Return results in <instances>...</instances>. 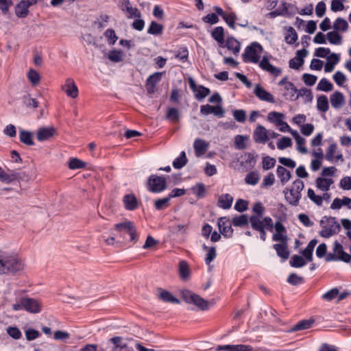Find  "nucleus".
Returning a JSON list of instances; mask_svg holds the SVG:
<instances>
[{
  "label": "nucleus",
  "mask_w": 351,
  "mask_h": 351,
  "mask_svg": "<svg viewBox=\"0 0 351 351\" xmlns=\"http://www.w3.org/2000/svg\"><path fill=\"white\" fill-rule=\"evenodd\" d=\"M16 302L12 304V309L15 311H26L30 313H39L42 311L43 304L39 300L28 298L24 295V291L18 290L14 291Z\"/></svg>",
  "instance_id": "f257e3e1"
},
{
  "label": "nucleus",
  "mask_w": 351,
  "mask_h": 351,
  "mask_svg": "<svg viewBox=\"0 0 351 351\" xmlns=\"http://www.w3.org/2000/svg\"><path fill=\"white\" fill-rule=\"evenodd\" d=\"M304 184L300 179L295 180L290 189L286 188L283 193L286 201L293 206H297L301 199V191L304 189Z\"/></svg>",
  "instance_id": "f03ea898"
},
{
  "label": "nucleus",
  "mask_w": 351,
  "mask_h": 351,
  "mask_svg": "<svg viewBox=\"0 0 351 351\" xmlns=\"http://www.w3.org/2000/svg\"><path fill=\"white\" fill-rule=\"evenodd\" d=\"M322 230L319 235L324 238H329L337 234L341 229L339 223L335 217L324 216L320 221Z\"/></svg>",
  "instance_id": "7ed1b4c3"
},
{
  "label": "nucleus",
  "mask_w": 351,
  "mask_h": 351,
  "mask_svg": "<svg viewBox=\"0 0 351 351\" xmlns=\"http://www.w3.org/2000/svg\"><path fill=\"white\" fill-rule=\"evenodd\" d=\"M252 228L260 233V238L262 241H265L267 238V232L265 229L272 232L274 230V222L270 217H265L262 221L252 217Z\"/></svg>",
  "instance_id": "20e7f679"
},
{
  "label": "nucleus",
  "mask_w": 351,
  "mask_h": 351,
  "mask_svg": "<svg viewBox=\"0 0 351 351\" xmlns=\"http://www.w3.org/2000/svg\"><path fill=\"white\" fill-rule=\"evenodd\" d=\"M263 51V49L259 43L256 42L252 43L245 49L244 53L242 55L243 61L245 63H258Z\"/></svg>",
  "instance_id": "39448f33"
},
{
  "label": "nucleus",
  "mask_w": 351,
  "mask_h": 351,
  "mask_svg": "<svg viewBox=\"0 0 351 351\" xmlns=\"http://www.w3.org/2000/svg\"><path fill=\"white\" fill-rule=\"evenodd\" d=\"M114 229L119 232V236L123 239H125L126 234L129 235V240L136 243L138 240V234L136 229L132 221H125L122 223L114 225Z\"/></svg>",
  "instance_id": "423d86ee"
},
{
  "label": "nucleus",
  "mask_w": 351,
  "mask_h": 351,
  "mask_svg": "<svg viewBox=\"0 0 351 351\" xmlns=\"http://www.w3.org/2000/svg\"><path fill=\"white\" fill-rule=\"evenodd\" d=\"M23 269V262L14 256L5 254L3 273H16Z\"/></svg>",
  "instance_id": "0eeeda50"
},
{
  "label": "nucleus",
  "mask_w": 351,
  "mask_h": 351,
  "mask_svg": "<svg viewBox=\"0 0 351 351\" xmlns=\"http://www.w3.org/2000/svg\"><path fill=\"white\" fill-rule=\"evenodd\" d=\"M167 188V180L165 177L151 175L147 180V189L155 193L162 192Z\"/></svg>",
  "instance_id": "6e6552de"
},
{
  "label": "nucleus",
  "mask_w": 351,
  "mask_h": 351,
  "mask_svg": "<svg viewBox=\"0 0 351 351\" xmlns=\"http://www.w3.org/2000/svg\"><path fill=\"white\" fill-rule=\"evenodd\" d=\"M278 85L283 86V96L286 99L290 101H295L298 99V97L295 96L298 89L292 82L287 81V77L281 80L278 82Z\"/></svg>",
  "instance_id": "1a4fd4ad"
},
{
  "label": "nucleus",
  "mask_w": 351,
  "mask_h": 351,
  "mask_svg": "<svg viewBox=\"0 0 351 351\" xmlns=\"http://www.w3.org/2000/svg\"><path fill=\"white\" fill-rule=\"evenodd\" d=\"M298 12V8L293 4L282 2L280 7L274 12H270V15L292 16Z\"/></svg>",
  "instance_id": "9d476101"
},
{
  "label": "nucleus",
  "mask_w": 351,
  "mask_h": 351,
  "mask_svg": "<svg viewBox=\"0 0 351 351\" xmlns=\"http://www.w3.org/2000/svg\"><path fill=\"white\" fill-rule=\"evenodd\" d=\"M183 298L186 302L194 304L202 310H205L208 308V302L206 300L189 291L183 292Z\"/></svg>",
  "instance_id": "9b49d317"
},
{
  "label": "nucleus",
  "mask_w": 351,
  "mask_h": 351,
  "mask_svg": "<svg viewBox=\"0 0 351 351\" xmlns=\"http://www.w3.org/2000/svg\"><path fill=\"white\" fill-rule=\"evenodd\" d=\"M38 0H21L15 7V14L19 18H25L29 14L30 6L36 4Z\"/></svg>",
  "instance_id": "f8f14e48"
},
{
  "label": "nucleus",
  "mask_w": 351,
  "mask_h": 351,
  "mask_svg": "<svg viewBox=\"0 0 351 351\" xmlns=\"http://www.w3.org/2000/svg\"><path fill=\"white\" fill-rule=\"evenodd\" d=\"M119 7L126 13L128 18H140L141 16V12L136 8H133L130 0H118Z\"/></svg>",
  "instance_id": "ddd939ff"
},
{
  "label": "nucleus",
  "mask_w": 351,
  "mask_h": 351,
  "mask_svg": "<svg viewBox=\"0 0 351 351\" xmlns=\"http://www.w3.org/2000/svg\"><path fill=\"white\" fill-rule=\"evenodd\" d=\"M258 63L262 70L269 72L274 76H278L281 73L280 69L275 67L270 64L269 58L267 56H264L261 60H259Z\"/></svg>",
  "instance_id": "4468645a"
},
{
  "label": "nucleus",
  "mask_w": 351,
  "mask_h": 351,
  "mask_svg": "<svg viewBox=\"0 0 351 351\" xmlns=\"http://www.w3.org/2000/svg\"><path fill=\"white\" fill-rule=\"evenodd\" d=\"M232 224L226 217H221L218 220L219 230L225 237L230 238L233 234Z\"/></svg>",
  "instance_id": "2eb2a0df"
},
{
  "label": "nucleus",
  "mask_w": 351,
  "mask_h": 351,
  "mask_svg": "<svg viewBox=\"0 0 351 351\" xmlns=\"http://www.w3.org/2000/svg\"><path fill=\"white\" fill-rule=\"evenodd\" d=\"M253 139L257 143H265L269 139L268 130L261 125H258L254 131Z\"/></svg>",
  "instance_id": "dca6fc26"
},
{
  "label": "nucleus",
  "mask_w": 351,
  "mask_h": 351,
  "mask_svg": "<svg viewBox=\"0 0 351 351\" xmlns=\"http://www.w3.org/2000/svg\"><path fill=\"white\" fill-rule=\"evenodd\" d=\"M189 85L192 90L195 93V97L199 101L204 99L210 93V89L208 88L203 86H197L193 79H190Z\"/></svg>",
  "instance_id": "f3484780"
},
{
  "label": "nucleus",
  "mask_w": 351,
  "mask_h": 351,
  "mask_svg": "<svg viewBox=\"0 0 351 351\" xmlns=\"http://www.w3.org/2000/svg\"><path fill=\"white\" fill-rule=\"evenodd\" d=\"M62 89L70 97L76 98L78 96V88L72 78L66 79L64 84L62 86Z\"/></svg>",
  "instance_id": "a211bd4d"
},
{
  "label": "nucleus",
  "mask_w": 351,
  "mask_h": 351,
  "mask_svg": "<svg viewBox=\"0 0 351 351\" xmlns=\"http://www.w3.org/2000/svg\"><path fill=\"white\" fill-rule=\"evenodd\" d=\"M254 93L255 95L262 101L272 104L275 102L274 96L260 85L256 86Z\"/></svg>",
  "instance_id": "6ab92c4d"
},
{
  "label": "nucleus",
  "mask_w": 351,
  "mask_h": 351,
  "mask_svg": "<svg viewBox=\"0 0 351 351\" xmlns=\"http://www.w3.org/2000/svg\"><path fill=\"white\" fill-rule=\"evenodd\" d=\"M56 134V129L53 127H43L39 128L36 132V138L38 141L49 140Z\"/></svg>",
  "instance_id": "aec40b11"
},
{
  "label": "nucleus",
  "mask_w": 351,
  "mask_h": 351,
  "mask_svg": "<svg viewBox=\"0 0 351 351\" xmlns=\"http://www.w3.org/2000/svg\"><path fill=\"white\" fill-rule=\"evenodd\" d=\"M330 101L332 108L339 109L345 104V97L342 93L335 91L330 95Z\"/></svg>",
  "instance_id": "412c9836"
},
{
  "label": "nucleus",
  "mask_w": 351,
  "mask_h": 351,
  "mask_svg": "<svg viewBox=\"0 0 351 351\" xmlns=\"http://www.w3.org/2000/svg\"><path fill=\"white\" fill-rule=\"evenodd\" d=\"M162 75V72H156L147 78L146 86L149 93L154 92L156 85L161 80Z\"/></svg>",
  "instance_id": "4be33fe9"
},
{
  "label": "nucleus",
  "mask_w": 351,
  "mask_h": 351,
  "mask_svg": "<svg viewBox=\"0 0 351 351\" xmlns=\"http://www.w3.org/2000/svg\"><path fill=\"white\" fill-rule=\"evenodd\" d=\"M342 206H346L348 209H351V198L343 197L342 199L336 197L333 199L330 205L332 210H339Z\"/></svg>",
  "instance_id": "5701e85b"
},
{
  "label": "nucleus",
  "mask_w": 351,
  "mask_h": 351,
  "mask_svg": "<svg viewBox=\"0 0 351 351\" xmlns=\"http://www.w3.org/2000/svg\"><path fill=\"white\" fill-rule=\"evenodd\" d=\"M333 183L334 180L331 178L319 177L315 181L317 188L323 192H327Z\"/></svg>",
  "instance_id": "b1692460"
},
{
  "label": "nucleus",
  "mask_w": 351,
  "mask_h": 351,
  "mask_svg": "<svg viewBox=\"0 0 351 351\" xmlns=\"http://www.w3.org/2000/svg\"><path fill=\"white\" fill-rule=\"evenodd\" d=\"M252 346L243 344L220 346L217 348V350L225 351H252Z\"/></svg>",
  "instance_id": "393cba45"
},
{
  "label": "nucleus",
  "mask_w": 351,
  "mask_h": 351,
  "mask_svg": "<svg viewBox=\"0 0 351 351\" xmlns=\"http://www.w3.org/2000/svg\"><path fill=\"white\" fill-rule=\"evenodd\" d=\"M208 143L204 140L197 138L193 143V147L196 156L199 157L204 154L208 148Z\"/></svg>",
  "instance_id": "a878e982"
},
{
  "label": "nucleus",
  "mask_w": 351,
  "mask_h": 351,
  "mask_svg": "<svg viewBox=\"0 0 351 351\" xmlns=\"http://www.w3.org/2000/svg\"><path fill=\"white\" fill-rule=\"evenodd\" d=\"M265 211V208L263 204L261 202H256L252 207V212L254 213V215H252L249 217V222L250 225L252 224V217L258 219L259 221H262L263 219L261 218L264 215Z\"/></svg>",
  "instance_id": "bb28decb"
},
{
  "label": "nucleus",
  "mask_w": 351,
  "mask_h": 351,
  "mask_svg": "<svg viewBox=\"0 0 351 351\" xmlns=\"http://www.w3.org/2000/svg\"><path fill=\"white\" fill-rule=\"evenodd\" d=\"M233 202V197L228 194H222L219 197L217 206L223 209H229L231 208Z\"/></svg>",
  "instance_id": "cd10ccee"
},
{
  "label": "nucleus",
  "mask_w": 351,
  "mask_h": 351,
  "mask_svg": "<svg viewBox=\"0 0 351 351\" xmlns=\"http://www.w3.org/2000/svg\"><path fill=\"white\" fill-rule=\"evenodd\" d=\"M225 46L230 51H232L234 55H238L241 50V43L233 37H228Z\"/></svg>",
  "instance_id": "c85d7f7f"
},
{
  "label": "nucleus",
  "mask_w": 351,
  "mask_h": 351,
  "mask_svg": "<svg viewBox=\"0 0 351 351\" xmlns=\"http://www.w3.org/2000/svg\"><path fill=\"white\" fill-rule=\"evenodd\" d=\"M125 208L128 210H134L138 207V201L133 194L125 195L123 198Z\"/></svg>",
  "instance_id": "c756f323"
},
{
  "label": "nucleus",
  "mask_w": 351,
  "mask_h": 351,
  "mask_svg": "<svg viewBox=\"0 0 351 351\" xmlns=\"http://www.w3.org/2000/svg\"><path fill=\"white\" fill-rule=\"evenodd\" d=\"M274 249L276 250L277 255L280 257L283 261L289 258V252L288 250L287 243H276L274 245Z\"/></svg>",
  "instance_id": "7c9ffc66"
},
{
  "label": "nucleus",
  "mask_w": 351,
  "mask_h": 351,
  "mask_svg": "<svg viewBox=\"0 0 351 351\" xmlns=\"http://www.w3.org/2000/svg\"><path fill=\"white\" fill-rule=\"evenodd\" d=\"M19 136L22 143L29 146L34 145L33 141L34 134L32 132L20 129Z\"/></svg>",
  "instance_id": "2f4dec72"
},
{
  "label": "nucleus",
  "mask_w": 351,
  "mask_h": 351,
  "mask_svg": "<svg viewBox=\"0 0 351 351\" xmlns=\"http://www.w3.org/2000/svg\"><path fill=\"white\" fill-rule=\"evenodd\" d=\"M211 36L215 40L220 47H223L224 44V29L218 26L213 29Z\"/></svg>",
  "instance_id": "473e14b6"
},
{
  "label": "nucleus",
  "mask_w": 351,
  "mask_h": 351,
  "mask_svg": "<svg viewBox=\"0 0 351 351\" xmlns=\"http://www.w3.org/2000/svg\"><path fill=\"white\" fill-rule=\"evenodd\" d=\"M276 173L282 184L287 183L291 178V172L282 166L277 167Z\"/></svg>",
  "instance_id": "72a5a7b5"
},
{
  "label": "nucleus",
  "mask_w": 351,
  "mask_h": 351,
  "mask_svg": "<svg viewBox=\"0 0 351 351\" xmlns=\"http://www.w3.org/2000/svg\"><path fill=\"white\" fill-rule=\"evenodd\" d=\"M339 57L336 53H332L328 58L327 62L324 66V71L326 73L331 72L334 70L335 66L339 62Z\"/></svg>",
  "instance_id": "f704fd0d"
},
{
  "label": "nucleus",
  "mask_w": 351,
  "mask_h": 351,
  "mask_svg": "<svg viewBox=\"0 0 351 351\" xmlns=\"http://www.w3.org/2000/svg\"><path fill=\"white\" fill-rule=\"evenodd\" d=\"M159 298L165 302L172 304H179V299L174 297L169 291L160 290L159 293Z\"/></svg>",
  "instance_id": "c9c22d12"
},
{
  "label": "nucleus",
  "mask_w": 351,
  "mask_h": 351,
  "mask_svg": "<svg viewBox=\"0 0 351 351\" xmlns=\"http://www.w3.org/2000/svg\"><path fill=\"white\" fill-rule=\"evenodd\" d=\"M317 108L321 112H326L329 109L328 97L326 95L319 96L317 99Z\"/></svg>",
  "instance_id": "e433bc0d"
},
{
  "label": "nucleus",
  "mask_w": 351,
  "mask_h": 351,
  "mask_svg": "<svg viewBox=\"0 0 351 351\" xmlns=\"http://www.w3.org/2000/svg\"><path fill=\"white\" fill-rule=\"evenodd\" d=\"M261 179V176L258 171H253L249 172L245 177V182L247 184L254 186L257 184Z\"/></svg>",
  "instance_id": "4c0bfd02"
},
{
  "label": "nucleus",
  "mask_w": 351,
  "mask_h": 351,
  "mask_svg": "<svg viewBox=\"0 0 351 351\" xmlns=\"http://www.w3.org/2000/svg\"><path fill=\"white\" fill-rule=\"evenodd\" d=\"M285 117L284 114L276 111H271L267 114V120L276 126L279 125L284 120Z\"/></svg>",
  "instance_id": "58836bf2"
},
{
  "label": "nucleus",
  "mask_w": 351,
  "mask_h": 351,
  "mask_svg": "<svg viewBox=\"0 0 351 351\" xmlns=\"http://www.w3.org/2000/svg\"><path fill=\"white\" fill-rule=\"evenodd\" d=\"M202 247L206 252L205 263L208 265L217 256L216 248L215 247H208L205 244L203 245Z\"/></svg>",
  "instance_id": "ea45409f"
},
{
  "label": "nucleus",
  "mask_w": 351,
  "mask_h": 351,
  "mask_svg": "<svg viewBox=\"0 0 351 351\" xmlns=\"http://www.w3.org/2000/svg\"><path fill=\"white\" fill-rule=\"evenodd\" d=\"M187 158L185 152L182 151L180 156L176 158L173 162V167L175 169H180L186 165L187 163Z\"/></svg>",
  "instance_id": "a19ab883"
},
{
  "label": "nucleus",
  "mask_w": 351,
  "mask_h": 351,
  "mask_svg": "<svg viewBox=\"0 0 351 351\" xmlns=\"http://www.w3.org/2000/svg\"><path fill=\"white\" fill-rule=\"evenodd\" d=\"M314 322V320L313 319H304L299 322H298L295 325L293 326L292 328V331H298V330H303L306 329L310 328L313 324Z\"/></svg>",
  "instance_id": "79ce46f5"
},
{
  "label": "nucleus",
  "mask_w": 351,
  "mask_h": 351,
  "mask_svg": "<svg viewBox=\"0 0 351 351\" xmlns=\"http://www.w3.org/2000/svg\"><path fill=\"white\" fill-rule=\"evenodd\" d=\"M328 40L332 45H341L342 42V36L339 35L337 31H332L326 34Z\"/></svg>",
  "instance_id": "37998d69"
},
{
  "label": "nucleus",
  "mask_w": 351,
  "mask_h": 351,
  "mask_svg": "<svg viewBox=\"0 0 351 351\" xmlns=\"http://www.w3.org/2000/svg\"><path fill=\"white\" fill-rule=\"evenodd\" d=\"M162 31L163 26L156 21H152L147 29V33L152 35H160Z\"/></svg>",
  "instance_id": "c03bdc74"
},
{
  "label": "nucleus",
  "mask_w": 351,
  "mask_h": 351,
  "mask_svg": "<svg viewBox=\"0 0 351 351\" xmlns=\"http://www.w3.org/2000/svg\"><path fill=\"white\" fill-rule=\"evenodd\" d=\"M179 272L182 279L186 280L189 278L190 271L189 265L185 261H181L179 263Z\"/></svg>",
  "instance_id": "a18cd8bd"
},
{
  "label": "nucleus",
  "mask_w": 351,
  "mask_h": 351,
  "mask_svg": "<svg viewBox=\"0 0 351 351\" xmlns=\"http://www.w3.org/2000/svg\"><path fill=\"white\" fill-rule=\"evenodd\" d=\"M348 22L342 19V18H337L334 23H333V28L335 31H341V32H346L348 29Z\"/></svg>",
  "instance_id": "49530a36"
},
{
  "label": "nucleus",
  "mask_w": 351,
  "mask_h": 351,
  "mask_svg": "<svg viewBox=\"0 0 351 351\" xmlns=\"http://www.w3.org/2000/svg\"><path fill=\"white\" fill-rule=\"evenodd\" d=\"M285 39L287 43L292 45L298 40V34L293 27H289L285 34Z\"/></svg>",
  "instance_id": "de8ad7c7"
},
{
  "label": "nucleus",
  "mask_w": 351,
  "mask_h": 351,
  "mask_svg": "<svg viewBox=\"0 0 351 351\" xmlns=\"http://www.w3.org/2000/svg\"><path fill=\"white\" fill-rule=\"evenodd\" d=\"M289 263L291 267L299 268L304 266L306 262L302 256L295 254L291 258Z\"/></svg>",
  "instance_id": "09e8293b"
},
{
  "label": "nucleus",
  "mask_w": 351,
  "mask_h": 351,
  "mask_svg": "<svg viewBox=\"0 0 351 351\" xmlns=\"http://www.w3.org/2000/svg\"><path fill=\"white\" fill-rule=\"evenodd\" d=\"M333 88L332 84L326 78H322L317 84V89L319 90L329 92Z\"/></svg>",
  "instance_id": "8fccbe9b"
},
{
  "label": "nucleus",
  "mask_w": 351,
  "mask_h": 351,
  "mask_svg": "<svg viewBox=\"0 0 351 351\" xmlns=\"http://www.w3.org/2000/svg\"><path fill=\"white\" fill-rule=\"evenodd\" d=\"M180 112L176 108H169L167 109L166 118L171 122H178L180 119Z\"/></svg>",
  "instance_id": "3c124183"
},
{
  "label": "nucleus",
  "mask_w": 351,
  "mask_h": 351,
  "mask_svg": "<svg viewBox=\"0 0 351 351\" xmlns=\"http://www.w3.org/2000/svg\"><path fill=\"white\" fill-rule=\"evenodd\" d=\"M7 334L14 340L20 339L22 337V332L16 326H8L6 328Z\"/></svg>",
  "instance_id": "603ef678"
},
{
  "label": "nucleus",
  "mask_w": 351,
  "mask_h": 351,
  "mask_svg": "<svg viewBox=\"0 0 351 351\" xmlns=\"http://www.w3.org/2000/svg\"><path fill=\"white\" fill-rule=\"evenodd\" d=\"M108 58L113 62H120L123 60V53L121 50H112L108 53Z\"/></svg>",
  "instance_id": "864d4df0"
},
{
  "label": "nucleus",
  "mask_w": 351,
  "mask_h": 351,
  "mask_svg": "<svg viewBox=\"0 0 351 351\" xmlns=\"http://www.w3.org/2000/svg\"><path fill=\"white\" fill-rule=\"evenodd\" d=\"M27 78L33 86H36L40 80L39 73L34 69H30L27 73Z\"/></svg>",
  "instance_id": "5fc2aeb1"
},
{
  "label": "nucleus",
  "mask_w": 351,
  "mask_h": 351,
  "mask_svg": "<svg viewBox=\"0 0 351 351\" xmlns=\"http://www.w3.org/2000/svg\"><path fill=\"white\" fill-rule=\"evenodd\" d=\"M16 178L14 173H7L0 167V181L5 183H10Z\"/></svg>",
  "instance_id": "6e6d98bb"
},
{
  "label": "nucleus",
  "mask_w": 351,
  "mask_h": 351,
  "mask_svg": "<svg viewBox=\"0 0 351 351\" xmlns=\"http://www.w3.org/2000/svg\"><path fill=\"white\" fill-rule=\"evenodd\" d=\"M292 141L289 137L283 136L276 143L278 149L283 150L292 146Z\"/></svg>",
  "instance_id": "4d7b16f0"
},
{
  "label": "nucleus",
  "mask_w": 351,
  "mask_h": 351,
  "mask_svg": "<svg viewBox=\"0 0 351 351\" xmlns=\"http://www.w3.org/2000/svg\"><path fill=\"white\" fill-rule=\"evenodd\" d=\"M308 197L317 206H322L323 204V197L321 195H316L312 189H308L307 192Z\"/></svg>",
  "instance_id": "13d9d810"
},
{
  "label": "nucleus",
  "mask_w": 351,
  "mask_h": 351,
  "mask_svg": "<svg viewBox=\"0 0 351 351\" xmlns=\"http://www.w3.org/2000/svg\"><path fill=\"white\" fill-rule=\"evenodd\" d=\"M222 18L230 28L235 29L237 16L234 12H226Z\"/></svg>",
  "instance_id": "bf43d9fd"
},
{
  "label": "nucleus",
  "mask_w": 351,
  "mask_h": 351,
  "mask_svg": "<svg viewBox=\"0 0 351 351\" xmlns=\"http://www.w3.org/2000/svg\"><path fill=\"white\" fill-rule=\"evenodd\" d=\"M232 223L234 226H243L247 225L250 222L247 216L246 215H242L239 217H234Z\"/></svg>",
  "instance_id": "052dcab7"
},
{
  "label": "nucleus",
  "mask_w": 351,
  "mask_h": 351,
  "mask_svg": "<svg viewBox=\"0 0 351 351\" xmlns=\"http://www.w3.org/2000/svg\"><path fill=\"white\" fill-rule=\"evenodd\" d=\"M121 340V339L119 337H114L110 339V341L114 344L112 351H131L125 345L121 346L119 344Z\"/></svg>",
  "instance_id": "680f3d73"
},
{
  "label": "nucleus",
  "mask_w": 351,
  "mask_h": 351,
  "mask_svg": "<svg viewBox=\"0 0 351 351\" xmlns=\"http://www.w3.org/2000/svg\"><path fill=\"white\" fill-rule=\"evenodd\" d=\"M86 163L78 158H72L69 160V167L71 169H78L85 167Z\"/></svg>",
  "instance_id": "e2e57ef3"
},
{
  "label": "nucleus",
  "mask_w": 351,
  "mask_h": 351,
  "mask_svg": "<svg viewBox=\"0 0 351 351\" xmlns=\"http://www.w3.org/2000/svg\"><path fill=\"white\" fill-rule=\"evenodd\" d=\"M104 36L109 45H114L118 39L115 32L112 29H106Z\"/></svg>",
  "instance_id": "0e129e2a"
},
{
  "label": "nucleus",
  "mask_w": 351,
  "mask_h": 351,
  "mask_svg": "<svg viewBox=\"0 0 351 351\" xmlns=\"http://www.w3.org/2000/svg\"><path fill=\"white\" fill-rule=\"evenodd\" d=\"M169 201L170 199L168 196L161 199H158L154 202V207L156 210H162L167 207Z\"/></svg>",
  "instance_id": "69168bd1"
},
{
  "label": "nucleus",
  "mask_w": 351,
  "mask_h": 351,
  "mask_svg": "<svg viewBox=\"0 0 351 351\" xmlns=\"http://www.w3.org/2000/svg\"><path fill=\"white\" fill-rule=\"evenodd\" d=\"M276 165V159L269 156H265L263 158V169L269 170L272 169Z\"/></svg>",
  "instance_id": "338daca9"
},
{
  "label": "nucleus",
  "mask_w": 351,
  "mask_h": 351,
  "mask_svg": "<svg viewBox=\"0 0 351 351\" xmlns=\"http://www.w3.org/2000/svg\"><path fill=\"white\" fill-rule=\"evenodd\" d=\"M248 208V202L243 199H239L237 200L234 204V209L239 212H244Z\"/></svg>",
  "instance_id": "774afa93"
}]
</instances>
